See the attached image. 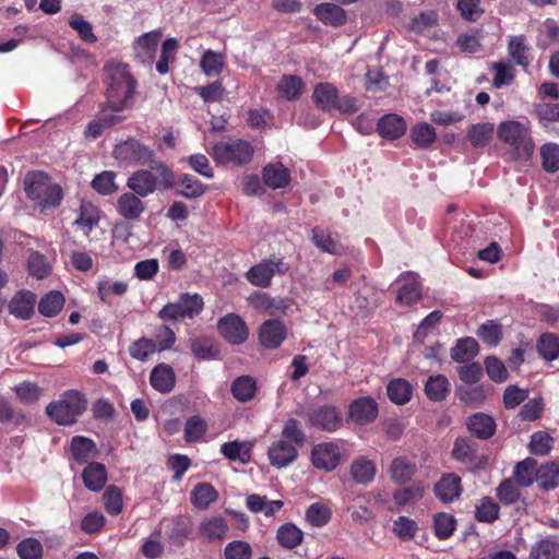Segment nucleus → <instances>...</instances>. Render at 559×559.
I'll return each instance as SVG.
<instances>
[{
  "mask_svg": "<svg viewBox=\"0 0 559 559\" xmlns=\"http://www.w3.org/2000/svg\"><path fill=\"white\" fill-rule=\"evenodd\" d=\"M263 180L271 189H281L289 183L290 174L281 163L267 164L263 168Z\"/></svg>",
  "mask_w": 559,
  "mask_h": 559,
  "instance_id": "393cba45",
  "label": "nucleus"
},
{
  "mask_svg": "<svg viewBox=\"0 0 559 559\" xmlns=\"http://www.w3.org/2000/svg\"><path fill=\"white\" fill-rule=\"evenodd\" d=\"M85 408L82 395L71 390L66 392L59 401L50 403L46 412L58 425H71Z\"/></svg>",
  "mask_w": 559,
  "mask_h": 559,
  "instance_id": "423d86ee",
  "label": "nucleus"
},
{
  "mask_svg": "<svg viewBox=\"0 0 559 559\" xmlns=\"http://www.w3.org/2000/svg\"><path fill=\"white\" fill-rule=\"evenodd\" d=\"M178 194L185 198H198L204 193L203 185L190 175H181L177 182Z\"/></svg>",
  "mask_w": 559,
  "mask_h": 559,
  "instance_id": "603ef678",
  "label": "nucleus"
},
{
  "mask_svg": "<svg viewBox=\"0 0 559 559\" xmlns=\"http://www.w3.org/2000/svg\"><path fill=\"white\" fill-rule=\"evenodd\" d=\"M499 506L490 498H483L476 506L475 516L479 522L492 523L498 519Z\"/></svg>",
  "mask_w": 559,
  "mask_h": 559,
  "instance_id": "4d7b16f0",
  "label": "nucleus"
},
{
  "mask_svg": "<svg viewBox=\"0 0 559 559\" xmlns=\"http://www.w3.org/2000/svg\"><path fill=\"white\" fill-rule=\"evenodd\" d=\"M495 127L490 122L472 124L467 131V139L474 147H485L493 136Z\"/></svg>",
  "mask_w": 559,
  "mask_h": 559,
  "instance_id": "72a5a7b5",
  "label": "nucleus"
},
{
  "mask_svg": "<svg viewBox=\"0 0 559 559\" xmlns=\"http://www.w3.org/2000/svg\"><path fill=\"white\" fill-rule=\"evenodd\" d=\"M160 352L154 340L142 337L129 346V354L132 358L146 361L152 355Z\"/></svg>",
  "mask_w": 559,
  "mask_h": 559,
  "instance_id": "a18cd8bd",
  "label": "nucleus"
},
{
  "mask_svg": "<svg viewBox=\"0 0 559 559\" xmlns=\"http://www.w3.org/2000/svg\"><path fill=\"white\" fill-rule=\"evenodd\" d=\"M425 392L431 401H443L450 392V383L442 374L431 376L426 382Z\"/></svg>",
  "mask_w": 559,
  "mask_h": 559,
  "instance_id": "58836bf2",
  "label": "nucleus"
},
{
  "mask_svg": "<svg viewBox=\"0 0 559 559\" xmlns=\"http://www.w3.org/2000/svg\"><path fill=\"white\" fill-rule=\"evenodd\" d=\"M386 392L393 403L402 405L409 401L412 388L406 380L395 379L388 384Z\"/></svg>",
  "mask_w": 559,
  "mask_h": 559,
  "instance_id": "de8ad7c7",
  "label": "nucleus"
},
{
  "mask_svg": "<svg viewBox=\"0 0 559 559\" xmlns=\"http://www.w3.org/2000/svg\"><path fill=\"white\" fill-rule=\"evenodd\" d=\"M349 419L357 425L372 423L378 416V406L371 397H360L349 406Z\"/></svg>",
  "mask_w": 559,
  "mask_h": 559,
  "instance_id": "a211bd4d",
  "label": "nucleus"
},
{
  "mask_svg": "<svg viewBox=\"0 0 559 559\" xmlns=\"http://www.w3.org/2000/svg\"><path fill=\"white\" fill-rule=\"evenodd\" d=\"M461 491V478L455 474L444 475L435 486L436 496L447 503L457 499Z\"/></svg>",
  "mask_w": 559,
  "mask_h": 559,
  "instance_id": "4be33fe9",
  "label": "nucleus"
},
{
  "mask_svg": "<svg viewBox=\"0 0 559 559\" xmlns=\"http://www.w3.org/2000/svg\"><path fill=\"white\" fill-rule=\"evenodd\" d=\"M416 469V464L413 461L406 456H397L392 461L389 473L392 480L401 485L409 481Z\"/></svg>",
  "mask_w": 559,
  "mask_h": 559,
  "instance_id": "cd10ccee",
  "label": "nucleus"
},
{
  "mask_svg": "<svg viewBox=\"0 0 559 559\" xmlns=\"http://www.w3.org/2000/svg\"><path fill=\"white\" fill-rule=\"evenodd\" d=\"M253 152V147L248 141L237 139L213 144L210 154L217 164L241 166L252 159Z\"/></svg>",
  "mask_w": 559,
  "mask_h": 559,
  "instance_id": "39448f33",
  "label": "nucleus"
},
{
  "mask_svg": "<svg viewBox=\"0 0 559 559\" xmlns=\"http://www.w3.org/2000/svg\"><path fill=\"white\" fill-rule=\"evenodd\" d=\"M224 55L213 50H206L200 60V67L207 76L218 75L224 68Z\"/></svg>",
  "mask_w": 559,
  "mask_h": 559,
  "instance_id": "8fccbe9b",
  "label": "nucleus"
},
{
  "mask_svg": "<svg viewBox=\"0 0 559 559\" xmlns=\"http://www.w3.org/2000/svg\"><path fill=\"white\" fill-rule=\"evenodd\" d=\"M225 559H251L252 548L243 540H233L224 549Z\"/></svg>",
  "mask_w": 559,
  "mask_h": 559,
  "instance_id": "774afa93",
  "label": "nucleus"
},
{
  "mask_svg": "<svg viewBox=\"0 0 559 559\" xmlns=\"http://www.w3.org/2000/svg\"><path fill=\"white\" fill-rule=\"evenodd\" d=\"M160 39V33L152 31L141 35L135 41L136 56L142 62H151L156 53V48Z\"/></svg>",
  "mask_w": 559,
  "mask_h": 559,
  "instance_id": "bb28decb",
  "label": "nucleus"
},
{
  "mask_svg": "<svg viewBox=\"0 0 559 559\" xmlns=\"http://www.w3.org/2000/svg\"><path fill=\"white\" fill-rule=\"evenodd\" d=\"M82 479L87 489L99 491L107 480L106 467L97 462L90 463L82 473Z\"/></svg>",
  "mask_w": 559,
  "mask_h": 559,
  "instance_id": "c85d7f7f",
  "label": "nucleus"
},
{
  "mask_svg": "<svg viewBox=\"0 0 559 559\" xmlns=\"http://www.w3.org/2000/svg\"><path fill=\"white\" fill-rule=\"evenodd\" d=\"M491 71L493 72L492 84L497 88L510 85L515 76L512 66L503 61L492 63Z\"/></svg>",
  "mask_w": 559,
  "mask_h": 559,
  "instance_id": "bf43d9fd",
  "label": "nucleus"
},
{
  "mask_svg": "<svg viewBox=\"0 0 559 559\" xmlns=\"http://www.w3.org/2000/svg\"><path fill=\"white\" fill-rule=\"evenodd\" d=\"M468 430L479 439L490 438L496 430L493 418L484 413H477L467 420Z\"/></svg>",
  "mask_w": 559,
  "mask_h": 559,
  "instance_id": "c756f323",
  "label": "nucleus"
},
{
  "mask_svg": "<svg viewBox=\"0 0 559 559\" xmlns=\"http://www.w3.org/2000/svg\"><path fill=\"white\" fill-rule=\"evenodd\" d=\"M228 531V523L222 515H212L201 520L197 535L204 542L216 543L226 538Z\"/></svg>",
  "mask_w": 559,
  "mask_h": 559,
  "instance_id": "9d476101",
  "label": "nucleus"
},
{
  "mask_svg": "<svg viewBox=\"0 0 559 559\" xmlns=\"http://www.w3.org/2000/svg\"><path fill=\"white\" fill-rule=\"evenodd\" d=\"M218 493L209 483L198 484L191 491V503L201 510L207 509L211 503L216 501Z\"/></svg>",
  "mask_w": 559,
  "mask_h": 559,
  "instance_id": "f704fd0d",
  "label": "nucleus"
},
{
  "mask_svg": "<svg viewBox=\"0 0 559 559\" xmlns=\"http://www.w3.org/2000/svg\"><path fill=\"white\" fill-rule=\"evenodd\" d=\"M536 467V461L533 459H525L519 462L514 469V478L522 487H527L533 483V476Z\"/></svg>",
  "mask_w": 559,
  "mask_h": 559,
  "instance_id": "680f3d73",
  "label": "nucleus"
},
{
  "mask_svg": "<svg viewBox=\"0 0 559 559\" xmlns=\"http://www.w3.org/2000/svg\"><path fill=\"white\" fill-rule=\"evenodd\" d=\"M251 443L248 441H231L223 443L221 452L230 461H239L241 463H248L251 457Z\"/></svg>",
  "mask_w": 559,
  "mask_h": 559,
  "instance_id": "473e14b6",
  "label": "nucleus"
},
{
  "mask_svg": "<svg viewBox=\"0 0 559 559\" xmlns=\"http://www.w3.org/2000/svg\"><path fill=\"white\" fill-rule=\"evenodd\" d=\"M267 456L272 466L283 468L296 461L298 450L294 443L280 439L270 445Z\"/></svg>",
  "mask_w": 559,
  "mask_h": 559,
  "instance_id": "ddd939ff",
  "label": "nucleus"
},
{
  "mask_svg": "<svg viewBox=\"0 0 559 559\" xmlns=\"http://www.w3.org/2000/svg\"><path fill=\"white\" fill-rule=\"evenodd\" d=\"M305 415L310 427L328 432L336 431L343 423L340 409L333 405L312 407Z\"/></svg>",
  "mask_w": 559,
  "mask_h": 559,
  "instance_id": "1a4fd4ad",
  "label": "nucleus"
},
{
  "mask_svg": "<svg viewBox=\"0 0 559 559\" xmlns=\"http://www.w3.org/2000/svg\"><path fill=\"white\" fill-rule=\"evenodd\" d=\"M207 430L204 419L195 415L190 417L185 427V438L188 442L199 441Z\"/></svg>",
  "mask_w": 559,
  "mask_h": 559,
  "instance_id": "0e129e2a",
  "label": "nucleus"
},
{
  "mask_svg": "<svg viewBox=\"0 0 559 559\" xmlns=\"http://www.w3.org/2000/svg\"><path fill=\"white\" fill-rule=\"evenodd\" d=\"M508 55L524 70L528 68L533 60V49L524 35H512L508 39Z\"/></svg>",
  "mask_w": 559,
  "mask_h": 559,
  "instance_id": "f3484780",
  "label": "nucleus"
},
{
  "mask_svg": "<svg viewBox=\"0 0 559 559\" xmlns=\"http://www.w3.org/2000/svg\"><path fill=\"white\" fill-rule=\"evenodd\" d=\"M63 305V295L60 292L51 290L40 299L38 310L45 317H55L60 312Z\"/></svg>",
  "mask_w": 559,
  "mask_h": 559,
  "instance_id": "49530a36",
  "label": "nucleus"
},
{
  "mask_svg": "<svg viewBox=\"0 0 559 559\" xmlns=\"http://www.w3.org/2000/svg\"><path fill=\"white\" fill-rule=\"evenodd\" d=\"M349 473L356 484L367 486L373 481L377 466L372 460L358 456L352 462Z\"/></svg>",
  "mask_w": 559,
  "mask_h": 559,
  "instance_id": "412c9836",
  "label": "nucleus"
},
{
  "mask_svg": "<svg viewBox=\"0 0 559 559\" xmlns=\"http://www.w3.org/2000/svg\"><path fill=\"white\" fill-rule=\"evenodd\" d=\"M35 302L36 296L32 292H17L9 302V312L21 320H27L34 313Z\"/></svg>",
  "mask_w": 559,
  "mask_h": 559,
  "instance_id": "aec40b11",
  "label": "nucleus"
},
{
  "mask_svg": "<svg viewBox=\"0 0 559 559\" xmlns=\"http://www.w3.org/2000/svg\"><path fill=\"white\" fill-rule=\"evenodd\" d=\"M286 337V329L280 320L265 321L259 331V340L266 348H276Z\"/></svg>",
  "mask_w": 559,
  "mask_h": 559,
  "instance_id": "6ab92c4d",
  "label": "nucleus"
},
{
  "mask_svg": "<svg viewBox=\"0 0 559 559\" xmlns=\"http://www.w3.org/2000/svg\"><path fill=\"white\" fill-rule=\"evenodd\" d=\"M477 335L489 346H496L502 337V326L496 320H488L479 326Z\"/></svg>",
  "mask_w": 559,
  "mask_h": 559,
  "instance_id": "864d4df0",
  "label": "nucleus"
},
{
  "mask_svg": "<svg viewBox=\"0 0 559 559\" xmlns=\"http://www.w3.org/2000/svg\"><path fill=\"white\" fill-rule=\"evenodd\" d=\"M114 155L116 159L127 164L151 166L160 174L166 187L171 186L173 175L169 169L165 164L160 162L156 163L154 160L153 151L140 142L132 139L127 140L115 147Z\"/></svg>",
  "mask_w": 559,
  "mask_h": 559,
  "instance_id": "7ed1b4c3",
  "label": "nucleus"
},
{
  "mask_svg": "<svg viewBox=\"0 0 559 559\" xmlns=\"http://www.w3.org/2000/svg\"><path fill=\"white\" fill-rule=\"evenodd\" d=\"M287 263L280 258L263 260L262 262L251 266L246 273L248 282L258 287H269L271 281L276 274H284L288 271Z\"/></svg>",
  "mask_w": 559,
  "mask_h": 559,
  "instance_id": "6e6552de",
  "label": "nucleus"
},
{
  "mask_svg": "<svg viewBox=\"0 0 559 559\" xmlns=\"http://www.w3.org/2000/svg\"><path fill=\"white\" fill-rule=\"evenodd\" d=\"M499 140L509 147L515 159H528L535 148L528 126L516 120H507L497 129Z\"/></svg>",
  "mask_w": 559,
  "mask_h": 559,
  "instance_id": "f03ea898",
  "label": "nucleus"
},
{
  "mask_svg": "<svg viewBox=\"0 0 559 559\" xmlns=\"http://www.w3.org/2000/svg\"><path fill=\"white\" fill-rule=\"evenodd\" d=\"M43 551L41 543L34 537H26L16 546V552L20 559H41Z\"/></svg>",
  "mask_w": 559,
  "mask_h": 559,
  "instance_id": "5fc2aeb1",
  "label": "nucleus"
},
{
  "mask_svg": "<svg viewBox=\"0 0 559 559\" xmlns=\"http://www.w3.org/2000/svg\"><path fill=\"white\" fill-rule=\"evenodd\" d=\"M71 452L73 459L79 464L88 462L97 454L95 443L91 439L81 436H76L72 439Z\"/></svg>",
  "mask_w": 559,
  "mask_h": 559,
  "instance_id": "2f4dec72",
  "label": "nucleus"
},
{
  "mask_svg": "<svg viewBox=\"0 0 559 559\" xmlns=\"http://www.w3.org/2000/svg\"><path fill=\"white\" fill-rule=\"evenodd\" d=\"M248 301L255 310L267 312L270 316L284 314L292 306L289 299L272 298L266 293H254Z\"/></svg>",
  "mask_w": 559,
  "mask_h": 559,
  "instance_id": "dca6fc26",
  "label": "nucleus"
},
{
  "mask_svg": "<svg viewBox=\"0 0 559 559\" xmlns=\"http://www.w3.org/2000/svg\"><path fill=\"white\" fill-rule=\"evenodd\" d=\"M536 477L544 489L555 488L559 483V465L554 462L543 464L537 469Z\"/></svg>",
  "mask_w": 559,
  "mask_h": 559,
  "instance_id": "09e8293b",
  "label": "nucleus"
},
{
  "mask_svg": "<svg viewBox=\"0 0 559 559\" xmlns=\"http://www.w3.org/2000/svg\"><path fill=\"white\" fill-rule=\"evenodd\" d=\"M312 241L321 251L341 255L343 253V246L335 240L331 234L320 227L312 229Z\"/></svg>",
  "mask_w": 559,
  "mask_h": 559,
  "instance_id": "c9c22d12",
  "label": "nucleus"
},
{
  "mask_svg": "<svg viewBox=\"0 0 559 559\" xmlns=\"http://www.w3.org/2000/svg\"><path fill=\"white\" fill-rule=\"evenodd\" d=\"M534 114L544 127L559 122V103H537L534 105Z\"/></svg>",
  "mask_w": 559,
  "mask_h": 559,
  "instance_id": "3c124183",
  "label": "nucleus"
},
{
  "mask_svg": "<svg viewBox=\"0 0 559 559\" xmlns=\"http://www.w3.org/2000/svg\"><path fill=\"white\" fill-rule=\"evenodd\" d=\"M378 131L381 136L390 140L402 136L406 131L404 119L397 115L390 114L382 117L378 122Z\"/></svg>",
  "mask_w": 559,
  "mask_h": 559,
  "instance_id": "7c9ffc66",
  "label": "nucleus"
},
{
  "mask_svg": "<svg viewBox=\"0 0 559 559\" xmlns=\"http://www.w3.org/2000/svg\"><path fill=\"white\" fill-rule=\"evenodd\" d=\"M436 131L429 123H419L412 129L411 138L419 147H428L436 140Z\"/></svg>",
  "mask_w": 559,
  "mask_h": 559,
  "instance_id": "052dcab7",
  "label": "nucleus"
},
{
  "mask_svg": "<svg viewBox=\"0 0 559 559\" xmlns=\"http://www.w3.org/2000/svg\"><path fill=\"white\" fill-rule=\"evenodd\" d=\"M217 329L222 336L231 344H241L248 337L245 321L237 314H227L218 321Z\"/></svg>",
  "mask_w": 559,
  "mask_h": 559,
  "instance_id": "f8f14e48",
  "label": "nucleus"
},
{
  "mask_svg": "<svg viewBox=\"0 0 559 559\" xmlns=\"http://www.w3.org/2000/svg\"><path fill=\"white\" fill-rule=\"evenodd\" d=\"M478 343L474 338H462L459 340L455 347L452 348L451 357L457 362H466L478 354Z\"/></svg>",
  "mask_w": 559,
  "mask_h": 559,
  "instance_id": "37998d69",
  "label": "nucleus"
},
{
  "mask_svg": "<svg viewBox=\"0 0 559 559\" xmlns=\"http://www.w3.org/2000/svg\"><path fill=\"white\" fill-rule=\"evenodd\" d=\"M313 13L322 23L331 26H341L347 21L345 10L334 3L318 4Z\"/></svg>",
  "mask_w": 559,
  "mask_h": 559,
  "instance_id": "b1692460",
  "label": "nucleus"
},
{
  "mask_svg": "<svg viewBox=\"0 0 559 559\" xmlns=\"http://www.w3.org/2000/svg\"><path fill=\"white\" fill-rule=\"evenodd\" d=\"M302 538V531L293 523H285L281 525L276 532V539L278 544L286 549H293L299 546Z\"/></svg>",
  "mask_w": 559,
  "mask_h": 559,
  "instance_id": "e433bc0d",
  "label": "nucleus"
},
{
  "mask_svg": "<svg viewBox=\"0 0 559 559\" xmlns=\"http://www.w3.org/2000/svg\"><path fill=\"white\" fill-rule=\"evenodd\" d=\"M203 306V298L199 294H182L178 301L164 306L158 317L162 320L193 318L202 311Z\"/></svg>",
  "mask_w": 559,
  "mask_h": 559,
  "instance_id": "0eeeda50",
  "label": "nucleus"
},
{
  "mask_svg": "<svg viewBox=\"0 0 559 559\" xmlns=\"http://www.w3.org/2000/svg\"><path fill=\"white\" fill-rule=\"evenodd\" d=\"M115 180L116 174L110 170H105L96 175L91 185L98 193L109 195L118 190Z\"/></svg>",
  "mask_w": 559,
  "mask_h": 559,
  "instance_id": "13d9d810",
  "label": "nucleus"
},
{
  "mask_svg": "<svg viewBox=\"0 0 559 559\" xmlns=\"http://www.w3.org/2000/svg\"><path fill=\"white\" fill-rule=\"evenodd\" d=\"M257 392V382L250 376H241L231 383L233 396L239 402L252 400Z\"/></svg>",
  "mask_w": 559,
  "mask_h": 559,
  "instance_id": "4c0bfd02",
  "label": "nucleus"
},
{
  "mask_svg": "<svg viewBox=\"0 0 559 559\" xmlns=\"http://www.w3.org/2000/svg\"><path fill=\"white\" fill-rule=\"evenodd\" d=\"M311 459L316 468L331 472L340 464V448L333 442L317 444L311 451Z\"/></svg>",
  "mask_w": 559,
  "mask_h": 559,
  "instance_id": "9b49d317",
  "label": "nucleus"
},
{
  "mask_svg": "<svg viewBox=\"0 0 559 559\" xmlns=\"http://www.w3.org/2000/svg\"><path fill=\"white\" fill-rule=\"evenodd\" d=\"M124 116L112 114L108 108L102 107L98 120L92 121L88 124L87 132L93 138H97L102 134L104 128H108L121 122Z\"/></svg>",
  "mask_w": 559,
  "mask_h": 559,
  "instance_id": "a19ab883",
  "label": "nucleus"
},
{
  "mask_svg": "<svg viewBox=\"0 0 559 559\" xmlns=\"http://www.w3.org/2000/svg\"><path fill=\"white\" fill-rule=\"evenodd\" d=\"M150 381L156 391L168 393L175 386L176 376L170 366L159 364L152 370Z\"/></svg>",
  "mask_w": 559,
  "mask_h": 559,
  "instance_id": "5701e85b",
  "label": "nucleus"
},
{
  "mask_svg": "<svg viewBox=\"0 0 559 559\" xmlns=\"http://www.w3.org/2000/svg\"><path fill=\"white\" fill-rule=\"evenodd\" d=\"M282 439L294 443L296 447H301L305 443L306 436L297 419L290 418L285 423L282 429Z\"/></svg>",
  "mask_w": 559,
  "mask_h": 559,
  "instance_id": "69168bd1",
  "label": "nucleus"
},
{
  "mask_svg": "<svg viewBox=\"0 0 559 559\" xmlns=\"http://www.w3.org/2000/svg\"><path fill=\"white\" fill-rule=\"evenodd\" d=\"M99 221L97 209L90 203H82L79 211V217L74 224L80 227L84 235L88 236Z\"/></svg>",
  "mask_w": 559,
  "mask_h": 559,
  "instance_id": "79ce46f5",
  "label": "nucleus"
},
{
  "mask_svg": "<svg viewBox=\"0 0 559 559\" xmlns=\"http://www.w3.org/2000/svg\"><path fill=\"white\" fill-rule=\"evenodd\" d=\"M24 188L27 197L41 209L57 207L63 198L61 187L43 171L27 174Z\"/></svg>",
  "mask_w": 559,
  "mask_h": 559,
  "instance_id": "20e7f679",
  "label": "nucleus"
},
{
  "mask_svg": "<svg viewBox=\"0 0 559 559\" xmlns=\"http://www.w3.org/2000/svg\"><path fill=\"white\" fill-rule=\"evenodd\" d=\"M537 348L546 360H555L559 355V337L551 333H545L540 336Z\"/></svg>",
  "mask_w": 559,
  "mask_h": 559,
  "instance_id": "6e6d98bb",
  "label": "nucleus"
},
{
  "mask_svg": "<svg viewBox=\"0 0 559 559\" xmlns=\"http://www.w3.org/2000/svg\"><path fill=\"white\" fill-rule=\"evenodd\" d=\"M108 78L107 103L104 108L120 115L133 103L135 81L126 64H110L106 68Z\"/></svg>",
  "mask_w": 559,
  "mask_h": 559,
  "instance_id": "f257e3e1",
  "label": "nucleus"
},
{
  "mask_svg": "<svg viewBox=\"0 0 559 559\" xmlns=\"http://www.w3.org/2000/svg\"><path fill=\"white\" fill-rule=\"evenodd\" d=\"M136 193L129 191L122 193L116 203V210L118 214L127 221L135 222L139 221L146 207L144 202Z\"/></svg>",
  "mask_w": 559,
  "mask_h": 559,
  "instance_id": "2eb2a0df",
  "label": "nucleus"
},
{
  "mask_svg": "<svg viewBox=\"0 0 559 559\" xmlns=\"http://www.w3.org/2000/svg\"><path fill=\"white\" fill-rule=\"evenodd\" d=\"M425 489L426 487L424 484L413 483L407 487L396 490L393 493V499L400 506L412 504L424 497Z\"/></svg>",
  "mask_w": 559,
  "mask_h": 559,
  "instance_id": "c03bdc74",
  "label": "nucleus"
},
{
  "mask_svg": "<svg viewBox=\"0 0 559 559\" xmlns=\"http://www.w3.org/2000/svg\"><path fill=\"white\" fill-rule=\"evenodd\" d=\"M304 88V81L296 75H284L277 84L278 93L286 100L297 99L302 94Z\"/></svg>",
  "mask_w": 559,
  "mask_h": 559,
  "instance_id": "ea45409f",
  "label": "nucleus"
},
{
  "mask_svg": "<svg viewBox=\"0 0 559 559\" xmlns=\"http://www.w3.org/2000/svg\"><path fill=\"white\" fill-rule=\"evenodd\" d=\"M543 167L547 171H557L559 169V145L547 143L540 147Z\"/></svg>",
  "mask_w": 559,
  "mask_h": 559,
  "instance_id": "338daca9",
  "label": "nucleus"
},
{
  "mask_svg": "<svg viewBox=\"0 0 559 559\" xmlns=\"http://www.w3.org/2000/svg\"><path fill=\"white\" fill-rule=\"evenodd\" d=\"M338 97L337 88L328 82L319 83L314 86L312 99L317 107L330 111L334 109Z\"/></svg>",
  "mask_w": 559,
  "mask_h": 559,
  "instance_id": "a878e982",
  "label": "nucleus"
},
{
  "mask_svg": "<svg viewBox=\"0 0 559 559\" xmlns=\"http://www.w3.org/2000/svg\"><path fill=\"white\" fill-rule=\"evenodd\" d=\"M392 530L400 539L409 540L415 537L418 525L413 519L402 515L393 522Z\"/></svg>",
  "mask_w": 559,
  "mask_h": 559,
  "instance_id": "e2e57ef3",
  "label": "nucleus"
},
{
  "mask_svg": "<svg viewBox=\"0 0 559 559\" xmlns=\"http://www.w3.org/2000/svg\"><path fill=\"white\" fill-rule=\"evenodd\" d=\"M127 188L139 197L146 198L158 188V179L151 170L140 169L127 179Z\"/></svg>",
  "mask_w": 559,
  "mask_h": 559,
  "instance_id": "4468645a",
  "label": "nucleus"
}]
</instances>
